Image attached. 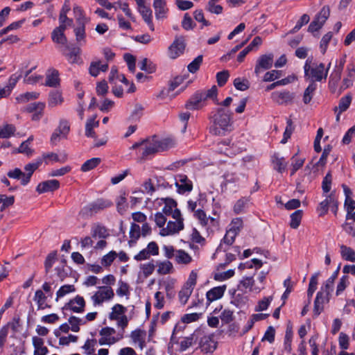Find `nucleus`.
<instances>
[{"instance_id": "1", "label": "nucleus", "mask_w": 355, "mask_h": 355, "mask_svg": "<svg viewBox=\"0 0 355 355\" xmlns=\"http://www.w3.org/2000/svg\"><path fill=\"white\" fill-rule=\"evenodd\" d=\"M232 130L231 113L224 108H218L209 116V133L214 136H225Z\"/></svg>"}, {"instance_id": "2", "label": "nucleus", "mask_w": 355, "mask_h": 355, "mask_svg": "<svg viewBox=\"0 0 355 355\" xmlns=\"http://www.w3.org/2000/svg\"><path fill=\"white\" fill-rule=\"evenodd\" d=\"M172 141L169 139H159L156 135L143 140L141 160L147 159L148 157L158 152L164 151L171 146Z\"/></svg>"}, {"instance_id": "3", "label": "nucleus", "mask_w": 355, "mask_h": 355, "mask_svg": "<svg viewBox=\"0 0 355 355\" xmlns=\"http://www.w3.org/2000/svg\"><path fill=\"white\" fill-rule=\"evenodd\" d=\"M309 59H307L304 66V76L313 81H321L322 79H326L328 75V69H324L323 63L313 64Z\"/></svg>"}, {"instance_id": "4", "label": "nucleus", "mask_w": 355, "mask_h": 355, "mask_svg": "<svg viewBox=\"0 0 355 355\" xmlns=\"http://www.w3.org/2000/svg\"><path fill=\"white\" fill-rule=\"evenodd\" d=\"M111 200L104 198H98L94 202L85 205L79 212L83 218H89L104 209L112 206Z\"/></svg>"}, {"instance_id": "5", "label": "nucleus", "mask_w": 355, "mask_h": 355, "mask_svg": "<svg viewBox=\"0 0 355 355\" xmlns=\"http://www.w3.org/2000/svg\"><path fill=\"white\" fill-rule=\"evenodd\" d=\"M172 218L174 220H169L167 223L166 227L161 229L159 232L161 236H166L173 235L178 233L184 229V219L178 209H175V212L173 213V216Z\"/></svg>"}, {"instance_id": "6", "label": "nucleus", "mask_w": 355, "mask_h": 355, "mask_svg": "<svg viewBox=\"0 0 355 355\" xmlns=\"http://www.w3.org/2000/svg\"><path fill=\"white\" fill-rule=\"evenodd\" d=\"M114 296V291L110 286H101L98 291L92 296L94 305H100L105 301L112 300Z\"/></svg>"}, {"instance_id": "7", "label": "nucleus", "mask_w": 355, "mask_h": 355, "mask_svg": "<svg viewBox=\"0 0 355 355\" xmlns=\"http://www.w3.org/2000/svg\"><path fill=\"white\" fill-rule=\"evenodd\" d=\"M70 131V125L69 121L65 119H61L59 125L52 133L50 141L53 145H56L61 139H67Z\"/></svg>"}, {"instance_id": "8", "label": "nucleus", "mask_w": 355, "mask_h": 355, "mask_svg": "<svg viewBox=\"0 0 355 355\" xmlns=\"http://www.w3.org/2000/svg\"><path fill=\"white\" fill-rule=\"evenodd\" d=\"M295 94L288 90L274 92L271 94L272 100L279 105H288L293 103Z\"/></svg>"}, {"instance_id": "9", "label": "nucleus", "mask_w": 355, "mask_h": 355, "mask_svg": "<svg viewBox=\"0 0 355 355\" xmlns=\"http://www.w3.org/2000/svg\"><path fill=\"white\" fill-rule=\"evenodd\" d=\"M186 44L182 36L175 37V40L168 49V55L170 58L175 59L183 53Z\"/></svg>"}, {"instance_id": "10", "label": "nucleus", "mask_w": 355, "mask_h": 355, "mask_svg": "<svg viewBox=\"0 0 355 355\" xmlns=\"http://www.w3.org/2000/svg\"><path fill=\"white\" fill-rule=\"evenodd\" d=\"M205 102L204 96L202 95V92L197 91L187 101L185 107L190 110H198L205 105Z\"/></svg>"}, {"instance_id": "11", "label": "nucleus", "mask_w": 355, "mask_h": 355, "mask_svg": "<svg viewBox=\"0 0 355 355\" xmlns=\"http://www.w3.org/2000/svg\"><path fill=\"white\" fill-rule=\"evenodd\" d=\"M194 216L199 220L202 227L207 229L212 227H217L218 221L216 218L211 216H207L206 213L202 209H198L194 212Z\"/></svg>"}, {"instance_id": "12", "label": "nucleus", "mask_w": 355, "mask_h": 355, "mask_svg": "<svg viewBox=\"0 0 355 355\" xmlns=\"http://www.w3.org/2000/svg\"><path fill=\"white\" fill-rule=\"evenodd\" d=\"M137 6L139 13L141 15L144 21L148 24L150 31L155 30L152 21L153 14L150 8L145 5L144 0H137Z\"/></svg>"}, {"instance_id": "13", "label": "nucleus", "mask_w": 355, "mask_h": 355, "mask_svg": "<svg viewBox=\"0 0 355 355\" xmlns=\"http://www.w3.org/2000/svg\"><path fill=\"white\" fill-rule=\"evenodd\" d=\"M329 295H327V293L324 292L323 287L321 288V291L318 292L316 297L314 301L313 313L315 316H318L324 309V304L328 302L329 300Z\"/></svg>"}, {"instance_id": "14", "label": "nucleus", "mask_w": 355, "mask_h": 355, "mask_svg": "<svg viewBox=\"0 0 355 355\" xmlns=\"http://www.w3.org/2000/svg\"><path fill=\"white\" fill-rule=\"evenodd\" d=\"M175 186L180 193L190 192L193 189L192 182L184 174H179L175 177Z\"/></svg>"}, {"instance_id": "15", "label": "nucleus", "mask_w": 355, "mask_h": 355, "mask_svg": "<svg viewBox=\"0 0 355 355\" xmlns=\"http://www.w3.org/2000/svg\"><path fill=\"white\" fill-rule=\"evenodd\" d=\"M42 163V159H37L35 162L28 163L25 165V173H24V178L21 181V185L25 186L30 182L31 176L33 175V173L40 166Z\"/></svg>"}, {"instance_id": "16", "label": "nucleus", "mask_w": 355, "mask_h": 355, "mask_svg": "<svg viewBox=\"0 0 355 355\" xmlns=\"http://www.w3.org/2000/svg\"><path fill=\"white\" fill-rule=\"evenodd\" d=\"M85 301L81 296L77 295L69 300L64 307L66 309H70L75 313H82L85 310Z\"/></svg>"}, {"instance_id": "17", "label": "nucleus", "mask_w": 355, "mask_h": 355, "mask_svg": "<svg viewBox=\"0 0 355 355\" xmlns=\"http://www.w3.org/2000/svg\"><path fill=\"white\" fill-rule=\"evenodd\" d=\"M153 6L157 19H163L166 17L168 11L166 0H153Z\"/></svg>"}, {"instance_id": "18", "label": "nucleus", "mask_w": 355, "mask_h": 355, "mask_svg": "<svg viewBox=\"0 0 355 355\" xmlns=\"http://www.w3.org/2000/svg\"><path fill=\"white\" fill-rule=\"evenodd\" d=\"M60 188V182L57 180H50L40 182L36 187L39 193L54 191Z\"/></svg>"}, {"instance_id": "19", "label": "nucleus", "mask_w": 355, "mask_h": 355, "mask_svg": "<svg viewBox=\"0 0 355 355\" xmlns=\"http://www.w3.org/2000/svg\"><path fill=\"white\" fill-rule=\"evenodd\" d=\"M273 58L274 55L272 53L261 55L257 60V64L255 67V73H259L260 69L264 70L270 69L273 64Z\"/></svg>"}, {"instance_id": "20", "label": "nucleus", "mask_w": 355, "mask_h": 355, "mask_svg": "<svg viewBox=\"0 0 355 355\" xmlns=\"http://www.w3.org/2000/svg\"><path fill=\"white\" fill-rule=\"evenodd\" d=\"M225 289V286H216L207 291L206 293V298L208 304L215 300L220 299L223 296Z\"/></svg>"}, {"instance_id": "21", "label": "nucleus", "mask_w": 355, "mask_h": 355, "mask_svg": "<svg viewBox=\"0 0 355 355\" xmlns=\"http://www.w3.org/2000/svg\"><path fill=\"white\" fill-rule=\"evenodd\" d=\"M60 85L58 71L55 69H49L46 74L45 85L51 87H56Z\"/></svg>"}, {"instance_id": "22", "label": "nucleus", "mask_w": 355, "mask_h": 355, "mask_svg": "<svg viewBox=\"0 0 355 355\" xmlns=\"http://www.w3.org/2000/svg\"><path fill=\"white\" fill-rule=\"evenodd\" d=\"M91 234L93 238L106 239L110 236L108 230L103 225L94 223L91 229Z\"/></svg>"}, {"instance_id": "23", "label": "nucleus", "mask_w": 355, "mask_h": 355, "mask_svg": "<svg viewBox=\"0 0 355 355\" xmlns=\"http://www.w3.org/2000/svg\"><path fill=\"white\" fill-rule=\"evenodd\" d=\"M217 347L216 342L212 336H205L201 341L202 350L206 353H212Z\"/></svg>"}, {"instance_id": "24", "label": "nucleus", "mask_w": 355, "mask_h": 355, "mask_svg": "<svg viewBox=\"0 0 355 355\" xmlns=\"http://www.w3.org/2000/svg\"><path fill=\"white\" fill-rule=\"evenodd\" d=\"M272 167L279 173L285 171L288 163L283 157H279L278 154H275L271 158Z\"/></svg>"}, {"instance_id": "25", "label": "nucleus", "mask_w": 355, "mask_h": 355, "mask_svg": "<svg viewBox=\"0 0 355 355\" xmlns=\"http://www.w3.org/2000/svg\"><path fill=\"white\" fill-rule=\"evenodd\" d=\"M108 69L107 63L102 64L101 61L92 62L89 68V74L92 76L96 77L100 71H106Z\"/></svg>"}, {"instance_id": "26", "label": "nucleus", "mask_w": 355, "mask_h": 355, "mask_svg": "<svg viewBox=\"0 0 355 355\" xmlns=\"http://www.w3.org/2000/svg\"><path fill=\"white\" fill-rule=\"evenodd\" d=\"M85 24L86 23L82 22L77 24V27L73 30L76 35V40L80 45H83L86 43Z\"/></svg>"}, {"instance_id": "27", "label": "nucleus", "mask_w": 355, "mask_h": 355, "mask_svg": "<svg viewBox=\"0 0 355 355\" xmlns=\"http://www.w3.org/2000/svg\"><path fill=\"white\" fill-rule=\"evenodd\" d=\"M340 269V264L338 265L337 269L333 272L331 276L326 281L324 286V292L327 293V295H329L333 291L334 283L335 279L337 278L339 271Z\"/></svg>"}, {"instance_id": "28", "label": "nucleus", "mask_w": 355, "mask_h": 355, "mask_svg": "<svg viewBox=\"0 0 355 355\" xmlns=\"http://www.w3.org/2000/svg\"><path fill=\"white\" fill-rule=\"evenodd\" d=\"M352 100V97L351 94H347L343 96L339 101L338 106L334 108L335 112H337L338 110H340V113L346 111L349 108Z\"/></svg>"}, {"instance_id": "29", "label": "nucleus", "mask_w": 355, "mask_h": 355, "mask_svg": "<svg viewBox=\"0 0 355 355\" xmlns=\"http://www.w3.org/2000/svg\"><path fill=\"white\" fill-rule=\"evenodd\" d=\"M126 311V307L121 304H116L112 308V312L110 313L109 318L111 320H118L121 316L125 315Z\"/></svg>"}, {"instance_id": "30", "label": "nucleus", "mask_w": 355, "mask_h": 355, "mask_svg": "<svg viewBox=\"0 0 355 355\" xmlns=\"http://www.w3.org/2000/svg\"><path fill=\"white\" fill-rule=\"evenodd\" d=\"M176 207L177 202L173 199L166 198L165 200V205L162 208V213H163L164 216L171 215L173 217V213L175 212V209H177Z\"/></svg>"}, {"instance_id": "31", "label": "nucleus", "mask_w": 355, "mask_h": 355, "mask_svg": "<svg viewBox=\"0 0 355 355\" xmlns=\"http://www.w3.org/2000/svg\"><path fill=\"white\" fill-rule=\"evenodd\" d=\"M319 275H320L319 272H315V274H313L311 276V277L310 279L309 288L307 291V297L309 300V303H311V300L313 296V294L317 288L318 278Z\"/></svg>"}, {"instance_id": "32", "label": "nucleus", "mask_w": 355, "mask_h": 355, "mask_svg": "<svg viewBox=\"0 0 355 355\" xmlns=\"http://www.w3.org/2000/svg\"><path fill=\"white\" fill-rule=\"evenodd\" d=\"M63 102L62 94L58 91H53L50 92L48 105L49 107H55L61 104Z\"/></svg>"}, {"instance_id": "33", "label": "nucleus", "mask_w": 355, "mask_h": 355, "mask_svg": "<svg viewBox=\"0 0 355 355\" xmlns=\"http://www.w3.org/2000/svg\"><path fill=\"white\" fill-rule=\"evenodd\" d=\"M175 258L178 263L182 264H188L192 261L191 257L183 250L176 251Z\"/></svg>"}, {"instance_id": "34", "label": "nucleus", "mask_w": 355, "mask_h": 355, "mask_svg": "<svg viewBox=\"0 0 355 355\" xmlns=\"http://www.w3.org/2000/svg\"><path fill=\"white\" fill-rule=\"evenodd\" d=\"M340 254L344 259L352 262L355 261V252L351 248L344 245H341Z\"/></svg>"}, {"instance_id": "35", "label": "nucleus", "mask_w": 355, "mask_h": 355, "mask_svg": "<svg viewBox=\"0 0 355 355\" xmlns=\"http://www.w3.org/2000/svg\"><path fill=\"white\" fill-rule=\"evenodd\" d=\"M316 84L311 81L310 82L309 86L304 90L303 95V102L305 104H308L311 101L313 93L316 89Z\"/></svg>"}, {"instance_id": "36", "label": "nucleus", "mask_w": 355, "mask_h": 355, "mask_svg": "<svg viewBox=\"0 0 355 355\" xmlns=\"http://www.w3.org/2000/svg\"><path fill=\"white\" fill-rule=\"evenodd\" d=\"M342 71L340 67H336L330 74L329 85L330 87L335 88L341 78Z\"/></svg>"}, {"instance_id": "37", "label": "nucleus", "mask_w": 355, "mask_h": 355, "mask_svg": "<svg viewBox=\"0 0 355 355\" xmlns=\"http://www.w3.org/2000/svg\"><path fill=\"white\" fill-rule=\"evenodd\" d=\"M66 48L69 51V53L64 54L69 62L71 63L77 62L78 56L80 53V49L79 47H70L69 46H67Z\"/></svg>"}, {"instance_id": "38", "label": "nucleus", "mask_w": 355, "mask_h": 355, "mask_svg": "<svg viewBox=\"0 0 355 355\" xmlns=\"http://www.w3.org/2000/svg\"><path fill=\"white\" fill-rule=\"evenodd\" d=\"M302 210H297L291 215L290 226L293 229H297L301 223L302 218Z\"/></svg>"}, {"instance_id": "39", "label": "nucleus", "mask_w": 355, "mask_h": 355, "mask_svg": "<svg viewBox=\"0 0 355 355\" xmlns=\"http://www.w3.org/2000/svg\"><path fill=\"white\" fill-rule=\"evenodd\" d=\"M146 336V331L141 329H136L132 331L130 337L134 343H139L141 347H143L144 343V337Z\"/></svg>"}, {"instance_id": "40", "label": "nucleus", "mask_w": 355, "mask_h": 355, "mask_svg": "<svg viewBox=\"0 0 355 355\" xmlns=\"http://www.w3.org/2000/svg\"><path fill=\"white\" fill-rule=\"evenodd\" d=\"M116 207L117 210L120 214H123L128 207V203L126 200V193L125 191L121 192V195L116 200Z\"/></svg>"}, {"instance_id": "41", "label": "nucleus", "mask_w": 355, "mask_h": 355, "mask_svg": "<svg viewBox=\"0 0 355 355\" xmlns=\"http://www.w3.org/2000/svg\"><path fill=\"white\" fill-rule=\"evenodd\" d=\"M46 296L42 290H37L35 293L34 300L37 302L39 309H44L48 305L45 304Z\"/></svg>"}, {"instance_id": "42", "label": "nucleus", "mask_w": 355, "mask_h": 355, "mask_svg": "<svg viewBox=\"0 0 355 355\" xmlns=\"http://www.w3.org/2000/svg\"><path fill=\"white\" fill-rule=\"evenodd\" d=\"M40 96V93L36 92H26L22 94H20L19 96L16 98V101L18 103H26L30 100H35L38 98Z\"/></svg>"}, {"instance_id": "43", "label": "nucleus", "mask_w": 355, "mask_h": 355, "mask_svg": "<svg viewBox=\"0 0 355 355\" xmlns=\"http://www.w3.org/2000/svg\"><path fill=\"white\" fill-rule=\"evenodd\" d=\"M15 127L12 124H6L0 127V138H9L15 132Z\"/></svg>"}, {"instance_id": "44", "label": "nucleus", "mask_w": 355, "mask_h": 355, "mask_svg": "<svg viewBox=\"0 0 355 355\" xmlns=\"http://www.w3.org/2000/svg\"><path fill=\"white\" fill-rule=\"evenodd\" d=\"M101 159L98 157H94L87 160L81 166V171L86 172L92 170L101 163Z\"/></svg>"}, {"instance_id": "45", "label": "nucleus", "mask_w": 355, "mask_h": 355, "mask_svg": "<svg viewBox=\"0 0 355 355\" xmlns=\"http://www.w3.org/2000/svg\"><path fill=\"white\" fill-rule=\"evenodd\" d=\"M262 44V38L259 36L254 37L252 41L245 47V55L250 52L257 51Z\"/></svg>"}, {"instance_id": "46", "label": "nucleus", "mask_w": 355, "mask_h": 355, "mask_svg": "<svg viewBox=\"0 0 355 355\" xmlns=\"http://www.w3.org/2000/svg\"><path fill=\"white\" fill-rule=\"evenodd\" d=\"M173 270V264L169 261H162L158 263L157 272L159 275L169 274Z\"/></svg>"}, {"instance_id": "47", "label": "nucleus", "mask_w": 355, "mask_h": 355, "mask_svg": "<svg viewBox=\"0 0 355 355\" xmlns=\"http://www.w3.org/2000/svg\"><path fill=\"white\" fill-rule=\"evenodd\" d=\"M202 95L204 96L205 101L208 99H212L216 104H218L217 99L218 89L216 85H213L207 91H201Z\"/></svg>"}, {"instance_id": "48", "label": "nucleus", "mask_w": 355, "mask_h": 355, "mask_svg": "<svg viewBox=\"0 0 355 355\" xmlns=\"http://www.w3.org/2000/svg\"><path fill=\"white\" fill-rule=\"evenodd\" d=\"M330 15V9L329 6H324L320 12L315 16V19L317 20L322 26L324 25Z\"/></svg>"}, {"instance_id": "49", "label": "nucleus", "mask_w": 355, "mask_h": 355, "mask_svg": "<svg viewBox=\"0 0 355 355\" xmlns=\"http://www.w3.org/2000/svg\"><path fill=\"white\" fill-rule=\"evenodd\" d=\"M193 290L184 286L179 292L178 297L182 304H185L190 297Z\"/></svg>"}, {"instance_id": "50", "label": "nucleus", "mask_w": 355, "mask_h": 355, "mask_svg": "<svg viewBox=\"0 0 355 355\" xmlns=\"http://www.w3.org/2000/svg\"><path fill=\"white\" fill-rule=\"evenodd\" d=\"M76 291V288L73 285L65 284L61 286L56 293V300L66 295L68 293Z\"/></svg>"}, {"instance_id": "51", "label": "nucleus", "mask_w": 355, "mask_h": 355, "mask_svg": "<svg viewBox=\"0 0 355 355\" xmlns=\"http://www.w3.org/2000/svg\"><path fill=\"white\" fill-rule=\"evenodd\" d=\"M69 324L71 325V329L72 331L78 332L80 330L79 326L80 324H85L86 323L83 319L77 318L76 316H71L69 320Z\"/></svg>"}, {"instance_id": "52", "label": "nucleus", "mask_w": 355, "mask_h": 355, "mask_svg": "<svg viewBox=\"0 0 355 355\" xmlns=\"http://www.w3.org/2000/svg\"><path fill=\"white\" fill-rule=\"evenodd\" d=\"M310 20V17L308 15L304 14L302 15L300 19L297 21L296 25L292 28L288 34H294L297 33L304 25L308 24Z\"/></svg>"}, {"instance_id": "53", "label": "nucleus", "mask_w": 355, "mask_h": 355, "mask_svg": "<svg viewBox=\"0 0 355 355\" xmlns=\"http://www.w3.org/2000/svg\"><path fill=\"white\" fill-rule=\"evenodd\" d=\"M57 259V252L53 251L48 254L44 262V268L46 273H49L53 263Z\"/></svg>"}, {"instance_id": "54", "label": "nucleus", "mask_w": 355, "mask_h": 355, "mask_svg": "<svg viewBox=\"0 0 355 355\" xmlns=\"http://www.w3.org/2000/svg\"><path fill=\"white\" fill-rule=\"evenodd\" d=\"M51 38L54 42L66 44L67 39L64 33L61 31H57V29H54L51 33Z\"/></svg>"}, {"instance_id": "55", "label": "nucleus", "mask_w": 355, "mask_h": 355, "mask_svg": "<svg viewBox=\"0 0 355 355\" xmlns=\"http://www.w3.org/2000/svg\"><path fill=\"white\" fill-rule=\"evenodd\" d=\"M45 107V103L42 102H35L28 104L24 110V112L28 113H33L37 110H44Z\"/></svg>"}, {"instance_id": "56", "label": "nucleus", "mask_w": 355, "mask_h": 355, "mask_svg": "<svg viewBox=\"0 0 355 355\" xmlns=\"http://www.w3.org/2000/svg\"><path fill=\"white\" fill-rule=\"evenodd\" d=\"M203 57L202 55L196 57L187 67L188 70L191 73H196L200 68L202 62Z\"/></svg>"}, {"instance_id": "57", "label": "nucleus", "mask_w": 355, "mask_h": 355, "mask_svg": "<svg viewBox=\"0 0 355 355\" xmlns=\"http://www.w3.org/2000/svg\"><path fill=\"white\" fill-rule=\"evenodd\" d=\"M205 10L211 13L220 15L223 12V8L220 5H217L212 1H209Z\"/></svg>"}, {"instance_id": "58", "label": "nucleus", "mask_w": 355, "mask_h": 355, "mask_svg": "<svg viewBox=\"0 0 355 355\" xmlns=\"http://www.w3.org/2000/svg\"><path fill=\"white\" fill-rule=\"evenodd\" d=\"M230 77V73L227 70H223L218 72L216 74V80L219 87H223L225 85Z\"/></svg>"}, {"instance_id": "59", "label": "nucleus", "mask_w": 355, "mask_h": 355, "mask_svg": "<svg viewBox=\"0 0 355 355\" xmlns=\"http://www.w3.org/2000/svg\"><path fill=\"white\" fill-rule=\"evenodd\" d=\"M139 67L141 70L145 71L148 73L155 72L156 69L155 64L151 62L148 64V60L147 58H144L142 60V61L139 63Z\"/></svg>"}, {"instance_id": "60", "label": "nucleus", "mask_w": 355, "mask_h": 355, "mask_svg": "<svg viewBox=\"0 0 355 355\" xmlns=\"http://www.w3.org/2000/svg\"><path fill=\"white\" fill-rule=\"evenodd\" d=\"M332 175L331 172H328L323 178L322 182V189L324 193H328L331 188Z\"/></svg>"}, {"instance_id": "61", "label": "nucleus", "mask_w": 355, "mask_h": 355, "mask_svg": "<svg viewBox=\"0 0 355 355\" xmlns=\"http://www.w3.org/2000/svg\"><path fill=\"white\" fill-rule=\"evenodd\" d=\"M286 127L284 133V138L282 140V144H285L288 139H289L294 130V127L293 125V121L291 119H288L286 121Z\"/></svg>"}, {"instance_id": "62", "label": "nucleus", "mask_w": 355, "mask_h": 355, "mask_svg": "<svg viewBox=\"0 0 355 355\" xmlns=\"http://www.w3.org/2000/svg\"><path fill=\"white\" fill-rule=\"evenodd\" d=\"M332 36H333L332 33L328 32L327 34H325L322 37V38L320 41V47L321 52L322 54L325 53L327 46H328V44H329V42L331 40Z\"/></svg>"}, {"instance_id": "63", "label": "nucleus", "mask_w": 355, "mask_h": 355, "mask_svg": "<svg viewBox=\"0 0 355 355\" xmlns=\"http://www.w3.org/2000/svg\"><path fill=\"white\" fill-rule=\"evenodd\" d=\"M117 254L114 251H110L109 253L103 257L101 263L104 266H110L114 260L116 259Z\"/></svg>"}, {"instance_id": "64", "label": "nucleus", "mask_w": 355, "mask_h": 355, "mask_svg": "<svg viewBox=\"0 0 355 355\" xmlns=\"http://www.w3.org/2000/svg\"><path fill=\"white\" fill-rule=\"evenodd\" d=\"M141 236V227L136 223H132L130 230V237L136 241Z\"/></svg>"}]
</instances>
